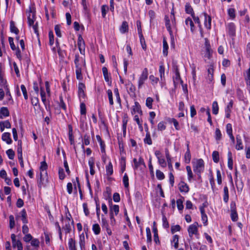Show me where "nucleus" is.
<instances>
[{"mask_svg": "<svg viewBox=\"0 0 250 250\" xmlns=\"http://www.w3.org/2000/svg\"><path fill=\"white\" fill-rule=\"evenodd\" d=\"M75 67H76V76L77 80H82L83 77L82 74V65L85 66V60H83V58H80V56L78 54H76L75 55V59L74 61Z\"/></svg>", "mask_w": 250, "mask_h": 250, "instance_id": "obj_1", "label": "nucleus"}, {"mask_svg": "<svg viewBox=\"0 0 250 250\" xmlns=\"http://www.w3.org/2000/svg\"><path fill=\"white\" fill-rule=\"evenodd\" d=\"M193 171L196 174H201L204 169V162L203 159H199L197 160L193 167Z\"/></svg>", "mask_w": 250, "mask_h": 250, "instance_id": "obj_2", "label": "nucleus"}, {"mask_svg": "<svg viewBox=\"0 0 250 250\" xmlns=\"http://www.w3.org/2000/svg\"><path fill=\"white\" fill-rule=\"evenodd\" d=\"M148 74L147 69L146 68H144L139 79L138 85L139 89L142 87V85L145 83V82L147 79Z\"/></svg>", "mask_w": 250, "mask_h": 250, "instance_id": "obj_3", "label": "nucleus"}, {"mask_svg": "<svg viewBox=\"0 0 250 250\" xmlns=\"http://www.w3.org/2000/svg\"><path fill=\"white\" fill-rule=\"evenodd\" d=\"M205 48H206V52L204 56V58L205 59V61L206 62V58L208 59H210L212 54V50L211 48V46L210 45V44L209 42L206 40L205 42Z\"/></svg>", "mask_w": 250, "mask_h": 250, "instance_id": "obj_4", "label": "nucleus"}, {"mask_svg": "<svg viewBox=\"0 0 250 250\" xmlns=\"http://www.w3.org/2000/svg\"><path fill=\"white\" fill-rule=\"evenodd\" d=\"M78 46L80 52L81 54H84L85 52V43L81 35H79L78 38Z\"/></svg>", "mask_w": 250, "mask_h": 250, "instance_id": "obj_5", "label": "nucleus"}, {"mask_svg": "<svg viewBox=\"0 0 250 250\" xmlns=\"http://www.w3.org/2000/svg\"><path fill=\"white\" fill-rule=\"evenodd\" d=\"M198 223L197 222L193 224L190 225L188 228V232L189 233V236L190 237H192L193 234H196L198 231V228L197 225Z\"/></svg>", "mask_w": 250, "mask_h": 250, "instance_id": "obj_6", "label": "nucleus"}, {"mask_svg": "<svg viewBox=\"0 0 250 250\" xmlns=\"http://www.w3.org/2000/svg\"><path fill=\"white\" fill-rule=\"evenodd\" d=\"M227 29L230 36L233 37L235 35V26L234 23L230 22L228 24Z\"/></svg>", "mask_w": 250, "mask_h": 250, "instance_id": "obj_7", "label": "nucleus"}, {"mask_svg": "<svg viewBox=\"0 0 250 250\" xmlns=\"http://www.w3.org/2000/svg\"><path fill=\"white\" fill-rule=\"evenodd\" d=\"M4 72L2 70V64L0 62V85L5 88V86H8V85L6 80L4 78Z\"/></svg>", "mask_w": 250, "mask_h": 250, "instance_id": "obj_8", "label": "nucleus"}, {"mask_svg": "<svg viewBox=\"0 0 250 250\" xmlns=\"http://www.w3.org/2000/svg\"><path fill=\"white\" fill-rule=\"evenodd\" d=\"M40 94H41L42 101V103H43L44 106H45L46 109H47V105H48V108H49V107H50L49 102H48V103L47 104V100L46 99V94L43 88L42 87H41Z\"/></svg>", "mask_w": 250, "mask_h": 250, "instance_id": "obj_9", "label": "nucleus"}, {"mask_svg": "<svg viewBox=\"0 0 250 250\" xmlns=\"http://www.w3.org/2000/svg\"><path fill=\"white\" fill-rule=\"evenodd\" d=\"M178 188L181 192L188 193L189 190L188 186L184 181H181L179 183Z\"/></svg>", "mask_w": 250, "mask_h": 250, "instance_id": "obj_10", "label": "nucleus"}, {"mask_svg": "<svg viewBox=\"0 0 250 250\" xmlns=\"http://www.w3.org/2000/svg\"><path fill=\"white\" fill-rule=\"evenodd\" d=\"M205 17L204 24L205 26L208 29H210L211 26V18L208 16L206 13H203Z\"/></svg>", "mask_w": 250, "mask_h": 250, "instance_id": "obj_11", "label": "nucleus"}, {"mask_svg": "<svg viewBox=\"0 0 250 250\" xmlns=\"http://www.w3.org/2000/svg\"><path fill=\"white\" fill-rule=\"evenodd\" d=\"M85 86L83 83H80L78 85V96L80 98L85 97L84 89Z\"/></svg>", "mask_w": 250, "mask_h": 250, "instance_id": "obj_12", "label": "nucleus"}, {"mask_svg": "<svg viewBox=\"0 0 250 250\" xmlns=\"http://www.w3.org/2000/svg\"><path fill=\"white\" fill-rule=\"evenodd\" d=\"M112 199L109 198V205L110 206V212H115V214L117 215L119 212V206L117 205L112 206Z\"/></svg>", "mask_w": 250, "mask_h": 250, "instance_id": "obj_13", "label": "nucleus"}, {"mask_svg": "<svg viewBox=\"0 0 250 250\" xmlns=\"http://www.w3.org/2000/svg\"><path fill=\"white\" fill-rule=\"evenodd\" d=\"M1 139L3 141L5 142L7 144H11L12 143V140L11 138L10 133L9 132H4L2 134Z\"/></svg>", "mask_w": 250, "mask_h": 250, "instance_id": "obj_14", "label": "nucleus"}, {"mask_svg": "<svg viewBox=\"0 0 250 250\" xmlns=\"http://www.w3.org/2000/svg\"><path fill=\"white\" fill-rule=\"evenodd\" d=\"M133 161L134 164V169H137L139 167V166L141 165H144L145 167H146L144 159L142 157H140L138 161H137V159L134 158Z\"/></svg>", "mask_w": 250, "mask_h": 250, "instance_id": "obj_15", "label": "nucleus"}, {"mask_svg": "<svg viewBox=\"0 0 250 250\" xmlns=\"http://www.w3.org/2000/svg\"><path fill=\"white\" fill-rule=\"evenodd\" d=\"M9 116V111L6 107H2L0 108V119H3Z\"/></svg>", "mask_w": 250, "mask_h": 250, "instance_id": "obj_16", "label": "nucleus"}, {"mask_svg": "<svg viewBox=\"0 0 250 250\" xmlns=\"http://www.w3.org/2000/svg\"><path fill=\"white\" fill-rule=\"evenodd\" d=\"M146 137L144 139L145 144L151 145L152 144V141L150 137V133L148 131L147 127L146 128Z\"/></svg>", "mask_w": 250, "mask_h": 250, "instance_id": "obj_17", "label": "nucleus"}, {"mask_svg": "<svg viewBox=\"0 0 250 250\" xmlns=\"http://www.w3.org/2000/svg\"><path fill=\"white\" fill-rule=\"evenodd\" d=\"M85 238L83 233L79 236V245L81 250H85Z\"/></svg>", "mask_w": 250, "mask_h": 250, "instance_id": "obj_18", "label": "nucleus"}, {"mask_svg": "<svg viewBox=\"0 0 250 250\" xmlns=\"http://www.w3.org/2000/svg\"><path fill=\"white\" fill-rule=\"evenodd\" d=\"M163 53L165 56H167L168 54V45L167 43L166 39L165 37L163 38Z\"/></svg>", "mask_w": 250, "mask_h": 250, "instance_id": "obj_19", "label": "nucleus"}, {"mask_svg": "<svg viewBox=\"0 0 250 250\" xmlns=\"http://www.w3.org/2000/svg\"><path fill=\"white\" fill-rule=\"evenodd\" d=\"M185 162L186 164H189L191 160V154L190 152V150L189 148L188 144L187 145V151L185 154Z\"/></svg>", "mask_w": 250, "mask_h": 250, "instance_id": "obj_20", "label": "nucleus"}, {"mask_svg": "<svg viewBox=\"0 0 250 250\" xmlns=\"http://www.w3.org/2000/svg\"><path fill=\"white\" fill-rule=\"evenodd\" d=\"M106 173L107 176H111L113 174V166L111 162H109L108 164L105 167Z\"/></svg>", "mask_w": 250, "mask_h": 250, "instance_id": "obj_21", "label": "nucleus"}, {"mask_svg": "<svg viewBox=\"0 0 250 250\" xmlns=\"http://www.w3.org/2000/svg\"><path fill=\"white\" fill-rule=\"evenodd\" d=\"M96 138L98 141V142L99 143L101 147V151L102 153H105V144L104 142L102 140L101 137L99 135H96Z\"/></svg>", "mask_w": 250, "mask_h": 250, "instance_id": "obj_22", "label": "nucleus"}, {"mask_svg": "<svg viewBox=\"0 0 250 250\" xmlns=\"http://www.w3.org/2000/svg\"><path fill=\"white\" fill-rule=\"evenodd\" d=\"M236 142L237 144L235 147L236 149L237 150L242 149L243 148V146L242 145L241 137L239 135H237L236 136Z\"/></svg>", "mask_w": 250, "mask_h": 250, "instance_id": "obj_23", "label": "nucleus"}, {"mask_svg": "<svg viewBox=\"0 0 250 250\" xmlns=\"http://www.w3.org/2000/svg\"><path fill=\"white\" fill-rule=\"evenodd\" d=\"M68 248L69 250H76V241L73 238H69L68 240Z\"/></svg>", "mask_w": 250, "mask_h": 250, "instance_id": "obj_24", "label": "nucleus"}, {"mask_svg": "<svg viewBox=\"0 0 250 250\" xmlns=\"http://www.w3.org/2000/svg\"><path fill=\"white\" fill-rule=\"evenodd\" d=\"M88 165L90 167V173L91 175H93L95 174V170H94V161L93 158L91 157L88 161Z\"/></svg>", "mask_w": 250, "mask_h": 250, "instance_id": "obj_25", "label": "nucleus"}, {"mask_svg": "<svg viewBox=\"0 0 250 250\" xmlns=\"http://www.w3.org/2000/svg\"><path fill=\"white\" fill-rule=\"evenodd\" d=\"M17 153L18 158H21L22 157V142L21 140H18V147H17Z\"/></svg>", "mask_w": 250, "mask_h": 250, "instance_id": "obj_26", "label": "nucleus"}, {"mask_svg": "<svg viewBox=\"0 0 250 250\" xmlns=\"http://www.w3.org/2000/svg\"><path fill=\"white\" fill-rule=\"evenodd\" d=\"M20 214L21 217V220L23 223L24 224L28 223V220L27 219V213L26 210L25 209H23L20 212Z\"/></svg>", "mask_w": 250, "mask_h": 250, "instance_id": "obj_27", "label": "nucleus"}, {"mask_svg": "<svg viewBox=\"0 0 250 250\" xmlns=\"http://www.w3.org/2000/svg\"><path fill=\"white\" fill-rule=\"evenodd\" d=\"M185 11L186 13L191 14V16L194 15L193 9L189 3H187L185 5Z\"/></svg>", "mask_w": 250, "mask_h": 250, "instance_id": "obj_28", "label": "nucleus"}, {"mask_svg": "<svg viewBox=\"0 0 250 250\" xmlns=\"http://www.w3.org/2000/svg\"><path fill=\"white\" fill-rule=\"evenodd\" d=\"M128 26L127 22L125 21H123L120 27V32L122 33H125L128 31Z\"/></svg>", "mask_w": 250, "mask_h": 250, "instance_id": "obj_29", "label": "nucleus"}, {"mask_svg": "<svg viewBox=\"0 0 250 250\" xmlns=\"http://www.w3.org/2000/svg\"><path fill=\"white\" fill-rule=\"evenodd\" d=\"M229 189L227 186L224 187V196H223V200L226 203H227L229 201Z\"/></svg>", "mask_w": 250, "mask_h": 250, "instance_id": "obj_30", "label": "nucleus"}, {"mask_svg": "<svg viewBox=\"0 0 250 250\" xmlns=\"http://www.w3.org/2000/svg\"><path fill=\"white\" fill-rule=\"evenodd\" d=\"M185 23L187 25H188V24L190 25V30L192 32H193L195 30V26L191 19L189 17L186 20Z\"/></svg>", "mask_w": 250, "mask_h": 250, "instance_id": "obj_31", "label": "nucleus"}, {"mask_svg": "<svg viewBox=\"0 0 250 250\" xmlns=\"http://www.w3.org/2000/svg\"><path fill=\"white\" fill-rule=\"evenodd\" d=\"M173 81L174 84L175 86L177 84H178L179 82H180L181 84L183 83V81L182 80L180 77V74L175 75V77H173Z\"/></svg>", "mask_w": 250, "mask_h": 250, "instance_id": "obj_32", "label": "nucleus"}, {"mask_svg": "<svg viewBox=\"0 0 250 250\" xmlns=\"http://www.w3.org/2000/svg\"><path fill=\"white\" fill-rule=\"evenodd\" d=\"M68 138L71 145L74 144V139L73 136L72 127L71 125H69Z\"/></svg>", "mask_w": 250, "mask_h": 250, "instance_id": "obj_33", "label": "nucleus"}, {"mask_svg": "<svg viewBox=\"0 0 250 250\" xmlns=\"http://www.w3.org/2000/svg\"><path fill=\"white\" fill-rule=\"evenodd\" d=\"M28 19V24L29 26H31L33 24H34V21L36 19V16L35 14L31 15L29 14L27 17Z\"/></svg>", "mask_w": 250, "mask_h": 250, "instance_id": "obj_34", "label": "nucleus"}, {"mask_svg": "<svg viewBox=\"0 0 250 250\" xmlns=\"http://www.w3.org/2000/svg\"><path fill=\"white\" fill-rule=\"evenodd\" d=\"M132 110L135 112H137L138 113L142 114L141 106L139 103L137 102H135L134 105L133 106Z\"/></svg>", "mask_w": 250, "mask_h": 250, "instance_id": "obj_35", "label": "nucleus"}, {"mask_svg": "<svg viewBox=\"0 0 250 250\" xmlns=\"http://www.w3.org/2000/svg\"><path fill=\"white\" fill-rule=\"evenodd\" d=\"M159 72L160 73V77L161 81L165 80V67L163 65H161L159 66Z\"/></svg>", "mask_w": 250, "mask_h": 250, "instance_id": "obj_36", "label": "nucleus"}, {"mask_svg": "<svg viewBox=\"0 0 250 250\" xmlns=\"http://www.w3.org/2000/svg\"><path fill=\"white\" fill-rule=\"evenodd\" d=\"M171 242V243H174L173 246L175 249H178L179 246V236L178 235H174L172 237Z\"/></svg>", "mask_w": 250, "mask_h": 250, "instance_id": "obj_37", "label": "nucleus"}, {"mask_svg": "<svg viewBox=\"0 0 250 250\" xmlns=\"http://www.w3.org/2000/svg\"><path fill=\"white\" fill-rule=\"evenodd\" d=\"M10 31L12 33H14L16 34H18L19 31V29L15 25L14 22L11 21L10 23Z\"/></svg>", "mask_w": 250, "mask_h": 250, "instance_id": "obj_38", "label": "nucleus"}, {"mask_svg": "<svg viewBox=\"0 0 250 250\" xmlns=\"http://www.w3.org/2000/svg\"><path fill=\"white\" fill-rule=\"evenodd\" d=\"M47 168V165L45 161L42 162L41 163L40 170L42 173L44 172L45 175H47L46 169Z\"/></svg>", "mask_w": 250, "mask_h": 250, "instance_id": "obj_39", "label": "nucleus"}, {"mask_svg": "<svg viewBox=\"0 0 250 250\" xmlns=\"http://www.w3.org/2000/svg\"><path fill=\"white\" fill-rule=\"evenodd\" d=\"M212 113L214 115H217L218 113L219 106L218 103L216 101H214L212 103Z\"/></svg>", "mask_w": 250, "mask_h": 250, "instance_id": "obj_40", "label": "nucleus"}, {"mask_svg": "<svg viewBox=\"0 0 250 250\" xmlns=\"http://www.w3.org/2000/svg\"><path fill=\"white\" fill-rule=\"evenodd\" d=\"M107 94L108 95V98L110 105H113L114 102H113V94H112V90L110 89H108L107 90Z\"/></svg>", "mask_w": 250, "mask_h": 250, "instance_id": "obj_41", "label": "nucleus"}, {"mask_svg": "<svg viewBox=\"0 0 250 250\" xmlns=\"http://www.w3.org/2000/svg\"><path fill=\"white\" fill-rule=\"evenodd\" d=\"M102 71L104 75V80L106 82H109V77L108 74V70L106 67H104L102 68Z\"/></svg>", "mask_w": 250, "mask_h": 250, "instance_id": "obj_42", "label": "nucleus"}, {"mask_svg": "<svg viewBox=\"0 0 250 250\" xmlns=\"http://www.w3.org/2000/svg\"><path fill=\"white\" fill-rule=\"evenodd\" d=\"M212 159L214 163H217L219 161V154L217 151H214L212 154Z\"/></svg>", "mask_w": 250, "mask_h": 250, "instance_id": "obj_43", "label": "nucleus"}, {"mask_svg": "<svg viewBox=\"0 0 250 250\" xmlns=\"http://www.w3.org/2000/svg\"><path fill=\"white\" fill-rule=\"evenodd\" d=\"M183 200H184V198L182 197L181 199H179L176 201L177 206L178 209L179 210H182L184 208V206L183 205Z\"/></svg>", "mask_w": 250, "mask_h": 250, "instance_id": "obj_44", "label": "nucleus"}, {"mask_svg": "<svg viewBox=\"0 0 250 250\" xmlns=\"http://www.w3.org/2000/svg\"><path fill=\"white\" fill-rule=\"evenodd\" d=\"M186 169L188 172V180L190 182L191 179L193 178V174L192 172L191 167L189 166L186 167Z\"/></svg>", "mask_w": 250, "mask_h": 250, "instance_id": "obj_45", "label": "nucleus"}, {"mask_svg": "<svg viewBox=\"0 0 250 250\" xmlns=\"http://www.w3.org/2000/svg\"><path fill=\"white\" fill-rule=\"evenodd\" d=\"M92 230L94 232V233L96 235H98L100 234L101 231V229L100 227V226L98 224H95L92 226Z\"/></svg>", "mask_w": 250, "mask_h": 250, "instance_id": "obj_46", "label": "nucleus"}, {"mask_svg": "<svg viewBox=\"0 0 250 250\" xmlns=\"http://www.w3.org/2000/svg\"><path fill=\"white\" fill-rule=\"evenodd\" d=\"M13 248L17 247L18 250H22L23 247L21 242L20 240H18L14 243L12 244Z\"/></svg>", "mask_w": 250, "mask_h": 250, "instance_id": "obj_47", "label": "nucleus"}, {"mask_svg": "<svg viewBox=\"0 0 250 250\" xmlns=\"http://www.w3.org/2000/svg\"><path fill=\"white\" fill-rule=\"evenodd\" d=\"M140 42L142 45V47L144 50H146V45L145 42V40L143 37V34L139 35Z\"/></svg>", "mask_w": 250, "mask_h": 250, "instance_id": "obj_48", "label": "nucleus"}, {"mask_svg": "<svg viewBox=\"0 0 250 250\" xmlns=\"http://www.w3.org/2000/svg\"><path fill=\"white\" fill-rule=\"evenodd\" d=\"M153 231L154 233V241L156 244L158 243H160L157 228L155 227L153 228Z\"/></svg>", "mask_w": 250, "mask_h": 250, "instance_id": "obj_49", "label": "nucleus"}, {"mask_svg": "<svg viewBox=\"0 0 250 250\" xmlns=\"http://www.w3.org/2000/svg\"><path fill=\"white\" fill-rule=\"evenodd\" d=\"M153 102V99L151 97H147L146 99V106L149 108V109H152V103Z\"/></svg>", "mask_w": 250, "mask_h": 250, "instance_id": "obj_50", "label": "nucleus"}, {"mask_svg": "<svg viewBox=\"0 0 250 250\" xmlns=\"http://www.w3.org/2000/svg\"><path fill=\"white\" fill-rule=\"evenodd\" d=\"M114 92L115 93L117 102L119 104H121V99L120 98V94L118 88H114Z\"/></svg>", "mask_w": 250, "mask_h": 250, "instance_id": "obj_51", "label": "nucleus"}, {"mask_svg": "<svg viewBox=\"0 0 250 250\" xmlns=\"http://www.w3.org/2000/svg\"><path fill=\"white\" fill-rule=\"evenodd\" d=\"M215 138L217 141H219L222 138V133L220 130L218 128H216L215 129Z\"/></svg>", "mask_w": 250, "mask_h": 250, "instance_id": "obj_52", "label": "nucleus"}, {"mask_svg": "<svg viewBox=\"0 0 250 250\" xmlns=\"http://www.w3.org/2000/svg\"><path fill=\"white\" fill-rule=\"evenodd\" d=\"M6 153L9 159L13 160L15 156V152L12 149H9L6 151Z\"/></svg>", "mask_w": 250, "mask_h": 250, "instance_id": "obj_53", "label": "nucleus"}, {"mask_svg": "<svg viewBox=\"0 0 250 250\" xmlns=\"http://www.w3.org/2000/svg\"><path fill=\"white\" fill-rule=\"evenodd\" d=\"M80 112L82 115H85L86 113V106L84 103L80 104Z\"/></svg>", "mask_w": 250, "mask_h": 250, "instance_id": "obj_54", "label": "nucleus"}, {"mask_svg": "<svg viewBox=\"0 0 250 250\" xmlns=\"http://www.w3.org/2000/svg\"><path fill=\"white\" fill-rule=\"evenodd\" d=\"M156 177L158 180H162L165 178V175L163 172L160 170H157L156 171Z\"/></svg>", "mask_w": 250, "mask_h": 250, "instance_id": "obj_55", "label": "nucleus"}, {"mask_svg": "<svg viewBox=\"0 0 250 250\" xmlns=\"http://www.w3.org/2000/svg\"><path fill=\"white\" fill-rule=\"evenodd\" d=\"M147 242L150 243L152 241L151 231L149 227L146 228Z\"/></svg>", "mask_w": 250, "mask_h": 250, "instance_id": "obj_56", "label": "nucleus"}, {"mask_svg": "<svg viewBox=\"0 0 250 250\" xmlns=\"http://www.w3.org/2000/svg\"><path fill=\"white\" fill-rule=\"evenodd\" d=\"M44 178L43 177V174L42 172L40 173V179L38 180V187L41 188L42 186L44 184Z\"/></svg>", "mask_w": 250, "mask_h": 250, "instance_id": "obj_57", "label": "nucleus"}, {"mask_svg": "<svg viewBox=\"0 0 250 250\" xmlns=\"http://www.w3.org/2000/svg\"><path fill=\"white\" fill-rule=\"evenodd\" d=\"M123 183L125 188H127L129 186L128 177L126 173H125L123 179Z\"/></svg>", "mask_w": 250, "mask_h": 250, "instance_id": "obj_58", "label": "nucleus"}, {"mask_svg": "<svg viewBox=\"0 0 250 250\" xmlns=\"http://www.w3.org/2000/svg\"><path fill=\"white\" fill-rule=\"evenodd\" d=\"M235 10L234 8H229L228 10V13L229 16L232 19H234L235 17Z\"/></svg>", "mask_w": 250, "mask_h": 250, "instance_id": "obj_59", "label": "nucleus"}, {"mask_svg": "<svg viewBox=\"0 0 250 250\" xmlns=\"http://www.w3.org/2000/svg\"><path fill=\"white\" fill-rule=\"evenodd\" d=\"M109 9L108 6L106 5H103L101 8L102 15L103 18L105 17L106 11Z\"/></svg>", "mask_w": 250, "mask_h": 250, "instance_id": "obj_60", "label": "nucleus"}, {"mask_svg": "<svg viewBox=\"0 0 250 250\" xmlns=\"http://www.w3.org/2000/svg\"><path fill=\"white\" fill-rule=\"evenodd\" d=\"M15 220L13 215H11L9 216V227L11 229L14 228L15 227Z\"/></svg>", "mask_w": 250, "mask_h": 250, "instance_id": "obj_61", "label": "nucleus"}, {"mask_svg": "<svg viewBox=\"0 0 250 250\" xmlns=\"http://www.w3.org/2000/svg\"><path fill=\"white\" fill-rule=\"evenodd\" d=\"M90 136L89 135H87V134H85L84 136H83V143L86 145V146H88L90 144Z\"/></svg>", "mask_w": 250, "mask_h": 250, "instance_id": "obj_62", "label": "nucleus"}, {"mask_svg": "<svg viewBox=\"0 0 250 250\" xmlns=\"http://www.w3.org/2000/svg\"><path fill=\"white\" fill-rule=\"evenodd\" d=\"M181 228V227L179 225L172 226L171 227V233L174 234L175 232L180 231Z\"/></svg>", "mask_w": 250, "mask_h": 250, "instance_id": "obj_63", "label": "nucleus"}, {"mask_svg": "<svg viewBox=\"0 0 250 250\" xmlns=\"http://www.w3.org/2000/svg\"><path fill=\"white\" fill-rule=\"evenodd\" d=\"M40 242L38 239H33L31 241V245L36 248L39 247Z\"/></svg>", "mask_w": 250, "mask_h": 250, "instance_id": "obj_64", "label": "nucleus"}]
</instances>
